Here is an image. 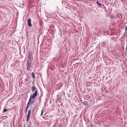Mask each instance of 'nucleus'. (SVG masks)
<instances>
[{"mask_svg":"<svg viewBox=\"0 0 127 127\" xmlns=\"http://www.w3.org/2000/svg\"><path fill=\"white\" fill-rule=\"evenodd\" d=\"M32 91V92L35 91L34 93L32 94V96L31 95L29 100L35 102L34 99L35 97L37 95L38 90L35 86L32 87L31 88Z\"/></svg>","mask_w":127,"mask_h":127,"instance_id":"nucleus-1","label":"nucleus"},{"mask_svg":"<svg viewBox=\"0 0 127 127\" xmlns=\"http://www.w3.org/2000/svg\"><path fill=\"white\" fill-rule=\"evenodd\" d=\"M61 54L60 52L58 53L56 55V57L54 58V61L58 63L61 60Z\"/></svg>","mask_w":127,"mask_h":127,"instance_id":"nucleus-2","label":"nucleus"},{"mask_svg":"<svg viewBox=\"0 0 127 127\" xmlns=\"http://www.w3.org/2000/svg\"><path fill=\"white\" fill-rule=\"evenodd\" d=\"M32 61H27L26 64L27 69L28 71H30L31 70L30 68L32 66Z\"/></svg>","mask_w":127,"mask_h":127,"instance_id":"nucleus-3","label":"nucleus"},{"mask_svg":"<svg viewBox=\"0 0 127 127\" xmlns=\"http://www.w3.org/2000/svg\"><path fill=\"white\" fill-rule=\"evenodd\" d=\"M34 101H32L29 100L26 108L25 112L26 113H27V112L28 109L30 106V105H32L34 103Z\"/></svg>","mask_w":127,"mask_h":127,"instance_id":"nucleus-4","label":"nucleus"},{"mask_svg":"<svg viewBox=\"0 0 127 127\" xmlns=\"http://www.w3.org/2000/svg\"><path fill=\"white\" fill-rule=\"evenodd\" d=\"M33 59V56L32 53L29 51L28 56V58L27 61H32Z\"/></svg>","mask_w":127,"mask_h":127,"instance_id":"nucleus-5","label":"nucleus"},{"mask_svg":"<svg viewBox=\"0 0 127 127\" xmlns=\"http://www.w3.org/2000/svg\"><path fill=\"white\" fill-rule=\"evenodd\" d=\"M31 109L29 110L28 111V113L27 117V121H29L30 119V116L31 114Z\"/></svg>","mask_w":127,"mask_h":127,"instance_id":"nucleus-6","label":"nucleus"},{"mask_svg":"<svg viewBox=\"0 0 127 127\" xmlns=\"http://www.w3.org/2000/svg\"><path fill=\"white\" fill-rule=\"evenodd\" d=\"M31 20L30 19H28V25L30 27L32 26V25L31 23Z\"/></svg>","mask_w":127,"mask_h":127,"instance_id":"nucleus-7","label":"nucleus"},{"mask_svg":"<svg viewBox=\"0 0 127 127\" xmlns=\"http://www.w3.org/2000/svg\"><path fill=\"white\" fill-rule=\"evenodd\" d=\"M81 103L83 105H85V106H88V102L86 101L81 100Z\"/></svg>","mask_w":127,"mask_h":127,"instance_id":"nucleus-8","label":"nucleus"},{"mask_svg":"<svg viewBox=\"0 0 127 127\" xmlns=\"http://www.w3.org/2000/svg\"><path fill=\"white\" fill-rule=\"evenodd\" d=\"M100 44L102 47H105L106 44V42L104 41H102L101 43Z\"/></svg>","mask_w":127,"mask_h":127,"instance_id":"nucleus-9","label":"nucleus"},{"mask_svg":"<svg viewBox=\"0 0 127 127\" xmlns=\"http://www.w3.org/2000/svg\"><path fill=\"white\" fill-rule=\"evenodd\" d=\"M32 77L33 78H35V75L34 74V73L33 72H32Z\"/></svg>","mask_w":127,"mask_h":127,"instance_id":"nucleus-10","label":"nucleus"},{"mask_svg":"<svg viewBox=\"0 0 127 127\" xmlns=\"http://www.w3.org/2000/svg\"><path fill=\"white\" fill-rule=\"evenodd\" d=\"M96 3L97 4H98L100 6H102V4L100 3H99L98 1H96Z\"/></svg>","mask_w":127,"mask_h":127,"instance_id":"nucleus-11","label":"nucleus"},{"mask_svg":"<svg viewBox=\"0 0 127 127\" xmlns=\"http://www.w3.org/2000/svg\"><path fill=\"white\" fill-rule=\"evenodd\" d=\"M43 109L41 111V113L40 114V116H42V115L43 114Z\"/></svg>","mask_w":127,"mask_h":127,"instance_id":"nucleus-12","label":"nucleus"},{"mask_svg":"<svg viewBox=\"0 0 127 127\" xmlns=\"http://www.w3.org/2000/svg\"><path fill=\"white\" fill-rule=\"evenodd\" d=\"M7 111V110L6 109H3V113H4L5 112H6Z\"/></svg>","mask_w":127,"mask_h":127,"instance_id":"nucleus-13","label":"nucleus"},{"mask_svg":"<svg viewBox=\"0 0 127 127\" xmlns=\"http://www.w3.org/2000/svg\"><path fill=\"white\" fill-rule=\"evenodd\" d=\"M127 27H126L125 28V33H127Z\"/></svg>","mask_w":127,"mask_h":127,"instance_id":"nucleus-14","label":"nucleus"},{"mask_svg":"<svg viewBox=\"0 0 127 127\" xmlns=\"http://www.w3.org/2000/svg\"><path fill=\"white\" fill-rule=\"evenodd\" d=\"M11 114V115H12V114H13V113H12V112H8V114Z\"/></svg>","mask_w":127,"mask_h":127,"instance_id":"nucleus-15","label":"nucleus"},{"mask_svg":"<svg viewBox=\"0 0 127 127\" xmlns=\"http://www.w3.org/2000/svg\"><path fill=\"white\" fill-rule=\"evenodd\" d=\"M28 127H30V126H28Z\"/></svg>","mask_w":127,"mask_h":127,"instance_id":"nucleus-16","label":"nucleus"}]
</instances>
